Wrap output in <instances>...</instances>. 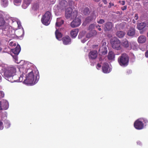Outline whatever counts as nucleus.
Segmentation results:
<instances>
[{"mask_svg":"<svg viewBox=\"0 0 148 148\" xmlns=\"http://www.w3.org/2000/svg\"><path fill=\"white\" fill-rule=\"evenodd\" d=\"M21 62L23 63V64L19 68L16 65H8L3 63L0 66V69L3 71V76L6 79L11 82H21L23 81V75H21L20 77H18V79H14L13 77L16 75L18 70L21 73H24V72H23V70H24L23 67H26L28 65H29V67L31 64L29 63V62H25L23 60H21Z\"/></svg>","mask_w":148,"mask_h":148,"instance_id":"f257e3e1","label":"nucleus"},{"mask_svg":"<svg viewBox=\"0 0 148 148\" xmlns=\"http://www.w3.org/2000/svg\"><path fill=\"white\" fill-rule=\"evenodd\" d=\"M29 63H30L29 62ZM31 64L29 66H26V67H23L24 68V70H23V72H24V73H22L21 75H23V77H24V74L28 72V74L26 75L25 79H24V83L25 84H30L31 85H33L36 84L38 81L39 76H38V71H36V73H35V71H33L32 69H29L30 66L33 65L32 64Z\"/></svg>","mask_w":148,"mask_h":148,"instance_id":"f03ea898","label":"nucleus"},{"mask_svg":"<svg viewBox=\"0 0 148 148\" xmlns=\"http://www.w3.org/2000/svg\"><path fill=\"white\" fill-rule=\"evenodd\" d=\"M1 29L2 35L6 36L11 38L14 37L15 31L8 23L4 24L1 27Z\"/></svg>","mask_w":148,"mask_h":148,"instance_id":"7ed1b4c3","label":"nucleus"},{"mask_svg":"<svg viewBox=\"0 0 148 148\" xmlns=\"http://www.w3.org/2000/svg\"><path fill=\"white\" fill-rule=\"evenodd\" d=\"M118 61L120 66L123 67L126 66L128 64L129 56L126 54L123 53L119 57Z\"/></svg>","mask_w":148,"mask_h":148,"instance_id":"20e7f679","label":"nucleus"},{"mask_svg":"<svg viewBox=\"0 0 148 148\" xmlns=\"http://www.w3.org/2000/svg\"><path fill=\"white\" fill-rule=\"evenodd\" d=\"M112 48L116 50H120L122 49V47L120 41L117 38H114L110 40Z\"/></svg>","mask_w":148,"mask_h":148,"instance_id":"39448f33","label":"nucleus"},{"mask_svg":"<svg viewBox=\"0 0 148 148\" xmlns=\"http://www.w3.org/2000/svg\"><path fill=\"white\" fill-rule=\"evenodd\" d=\"M77 16V11L73 10L71 8H69L67 9L65 11V16L66 18L73 19L76 18Z\"/></svg>","mask_w":148,"mask_h":148,"instance_id":"423d86ee","label":"nucleus"},{"mask_svg":"<svg viewBox=\"0 0 148 148\" xmlns=\"http://www.w3.org/2000/svg\"><path fill=\"white\" fill-rule=\"evenodd\" d=\"M51 17V14L50 12L47 11L42 18L41 22L44 25H48L50 23Z\"/></svg>","mask_w":148,"mask_h":148,"instance_id":"0eeeda50","label":"nucleus"},{"mask_svg":"<svg viewBox=\"0 0 148 148\" xmlns=\"http://www.w3.org/2000/svg\"><path fill=\"white\" fill-rule=\"evenodd\" d=\"M147 122V121L145 119L140 118L136 120L134 123V126L136 129L140 130L142 129L143 128V123H146Z\"/></svg>","mask_w":148,"mask_h":148,"instance_id":"6e6552de","label":"nucleus"},{"mask_svg":"<svg viewBox=\"0 0 148 148\" xmlns=\"http://www.w3.org/2000/svg\"><path fill=\"white\" fill-rule=\"evenodd\" d=\"M97 34V32L95 30H92L90 31L89 33H88L86 35V38L84 40H82V42L84 43L88 39L93 37L96 35Z\"/></svg>","mask_w":148,"mask_h":148,"instance_id":"1a4fd4ad","label":"nucleus"},{"mask_svg":"<svg viewBox=\"0 0 148 148\" xmlns=\"http://www.w3.org/2000/svg\"><path fill=\"white\" fill-rule=\"evenodd\" d=\"M40 5L39 2H35L33 3L31 5V8L30 10L31 12L34 13L36 12L39 9Z\"/></svg>","mask_w":148,"mask_h":148,"instance_id":"9d476101","label":"nucleus"},{"mask_svg":"<svg viewBox=\"0 0 148 148\" xmlns=\"http://www.w3.org/2000/svg\"><path fill=\"white\" fill-rule=\"evenodd\" d=\"M106 43L103 42L102 46H101L99 49V53L100 55H104L108 52L106 46Z\"/></svg>","mask_w":148,"mask_h":148,"instance_id":"9b49d317","label":"nucleus"},{"mask_svg":"<svg viewBox=\"0 0 148 148\" xmlns=\"http://www.w3.org/2000/svg\"><path fill=\"white\" fill-rule=\"evenodd\" d=\"M81 23L80 19L79 18H75V19L71 22V25L72 27H76L79 26Z\"/></svg>","mask_w":148,"mask_h":148,"instance_id":"f8f14e48","label":"nucleus"},{"mask_svg":"<svg viewBox=\"0 0 148 148\" xmlns=\"http://www.w3.org/2000/svg\"><path fill=\"white\" fill-rule=\"evenodd\" d=\"M102 69L103 72L104 73H108L111 70V68H109L108 64L107 63H105L103 64Z\"/></svg>","mask_w":148,"mask_h":148,"instance_id":"ddd939ff","label":"nucleus"},{"mask_svg":"<svg viewBox=\"0 0 148 148\" xmlns=\"http://www.w3.org/2000/svg\"><path fill=\"white\" fill-rule=\"evenodd\" d=\"M97 53L96 51H91L89 54V57L90 59H94L97 57Z\"/></svg>","mask_w":148,"mask_h":148,"instance_id":"4468645a","label":"nucleus"},{"mask_svg":"<svg viewBox=\"0 0 148 148\" xmlns=\"http://www.w3.org/2000/svg\"><path fill=\"white\" fill-rule=\"evenodd\" d=\"M1 102L2 109L6 110L9 107V104L7 101L5 100H3Z\"/></svg>","mask_w":148,"mask_h":148,"instance_id":"2eb2a0df","label":"nucleus"},{"mask_svg":"<svg viewBox=\"0 0 148 148\" xmlns=\"http://www.w3.org/2000/svg\"><path fill=\"white\" fill-rule=\"evenodd\" d=\"M112 27L113 25L111 22H107L105 25L104 30L106 31H110L112 29Z\"/></svg>","mask_w":148,"mask_h":148,"instance_id":"dca6fc26","label":"nucleus"},{"mask_svg":"<svg viewBox=\"0 0 148 148\" xmlns=\"http://www.w3.org/2000/svg\"><path fill=\"white\" fill-rule=\"evenodd\" d=\"M62 41L63 44L65 45L69 44L71 43V39L68 36L64 37L62 39Z\"/></svg>","mask_w":148,"mask_h":148,"instance_id":"f3484780","label":"nucleus"},{"mask_svg":"<svg viewBox=\"0 0 148 148\" xmlns=\"http://www.w3.org/2000/svg\"><path fill=\"white\" fill-rule=\"evenodd\" d=\"M129 48L130 49H132L133 50H137L138 48V45L136 42H130Z\"/></svg>","mask_w":148,"mask_h":148,"instance_id":"a211bd4d","label":"nucleus"},{"mask_svg":"<svg viewBox=\"0 0 148 148\" xmlns=\"http://www.w3.org/2000/svg\"><path fill=\"white\" fill-rule=\"evenodd\" d=\"M146 38L145 36L141 35L138 38L137 41L139 43H143L146 42Z\"/></svg>","mask_w":148,"mask_h":148,"instance_id":"6ab92c4d","label":"nucleus"},{"mask_svg":"<svg viewBox=\"0 0 148 148\" xmlns=\"http://www.w3.org/2000/svg\"><path fill=\"white\" fill-rule=\"evenodd\" d=\"M67 4V2L65 0H63L60 2L59 6L61 10H62L66 6Z\"/></svg>","mask_w":148,"mask_h":148,"instance_id":"aec40b11","label":"nucleus"},{"mask_svg":"<svg viewBox=\"0 0 148 148\" xmlns=\"http://www.w3.org/2000/svg\"><path fill=\"white\" fill-rule=\"evenodd\" d=\"M21 47L19 45H17L15 48L12 49V52L14 54L17 55L21 51Z\"/></svg>","mask_w":148,"mask_h":148,"instance_id":"412c9836","label":"nucleus"},{"mask_svg":"<svg viewBox=\"0 0 148 148\" xmlns=\"http://www.w3.org/2000/svg\"><path fill=\"white\" fill-rule=\"evenodd\" d=\"M32 0H23V3L22 7L23 8L25 9L30 4Z\"/></svg>","mask_w":148,"mask_h":148,"instance_id":"4be33fe9","label":"nucleus"},{"mask_svg":"<svg viewBox=\"0 0 148 148\" xmlns=\"http://www.w3.org/2000/svg\"><path fill=\"white\" fill-rule=\"evenodd\" d=\"M56 30L55 32L56 38L58 40H61L62 35L61 32H60L58 30V28H56Z\"/></svg>","mask_w":148,"mask_h":148,"instance_id":"5701e85b","label":"nucleus"},{"mask_svg":"<svg viewBox=\"0 0 148 148\" xmlns=\"http://www.w3.org/2000/svg\"><path fill=\"white\" fill-rule=\"evenodd\" d=\"M79 32L78 29H74L71 31V35L72 37L73 38H75Z\"/></svg>","mask_w":148,"mask_h":148,"instance_id":"b1692460","label":"nucleus"},{"mask_svg":"<svg viewBox=\"0 0 148 148\" xmlns=\"http://www.w3.org/2000/svg\"><path fill=\"white\" fill-rule=\"evenodd\" d=\"M63 23L64 21L61 18H57L56 24V28H57L58 27L60 26Z\"/></svg>","mask_w":148,"mask_h":148,"instance_id":"393cba45","label":"nucleus"},{"mask_svg":"<svg viewBox=\"0 0 148 148\" xmlns=\"http://www.w3.org/2000/svg\"><path fill=\"white\" fill-rule=\"evenodd\" d=\"M135 34V30L134 28L131 27L128 30L127 35L130 36H133Z\"/></svg>","mask_w":148,"mask_h":148,"instance_id":"a878e982","label":"nucleus"},{"mask_svg":"<svg viewBox=\"0 0 148 148\" xmlns=\"http://www.w3.org/2000/svg\"><path fill=\"white\" fill-rule=\"evenodd\" d=\"M115 57V54L112 51H109L108 56V58L109 60H114Z\"/></svg>","mask_w":148,"mask_h":148,"instance_id":"bb28decb","label":"nucleus"},{"mask_svg":"<svg viewBox=\"0 0 148 148\" xmlns=\"http://www.w3.org/2000/svg\"><path fill=\"white\" fill-rule=\"evenodd\" d=\"M0 3L1 5L3 7L5 8L8 5V0H1Z\"/></svg>","mask_w":148,"mask_h":148,"instance_id":"cd10ccee","label":"nucleus"},{"mask_svg":"<svg viewBox=\"0 0 148 148\" xmlns=\"http://www.w3.org/2000/svg\"><path fill=\"white\" fill-rule=\"evenodd\" d=\"M146 26L145 23H141L138 24L137 28L138 29L141 30L143 29Z\"/></svg>","mask_w":148,"mask_h":148,"instance_id":"c85d7f7f","label":"nucleus"},{"mask_svg":"<svg viewBox=\"0 0 148 148\" xmlns=\"http://www.w3.org/2000/svg\"><path fill=\"white\" fill-rule=\"evenodd\" d=\"M96 17L94 16V14H93L90 16H89L86 18V22L88 23L92 21L93 19H95Z\"/></svg>","mask_w":148,"mask_h":148,"instance_id":"c756f323","label":"nucleus"},{"mask_svg":"<svg viewBox=\"0 0 148 148\" xmlns=\"http://www.w3.org/2000/svg\"><path fill=\"white\" fill-rule=\"evenodd\" d=\"M125 34V33L123 31H118L116 33V35L119 38H122L123 37Z\"/></svg>","mask_w":148,"mask_h":148,"instance_id":"7c9ffc66","label":"nucleus"},{"mask_svg":"<svg viewBox=\"0 0 148 148\" xmlns=\"http://www.w3.org/2000/svg\"><path fill=\"white\" fill-rule=\"evenodd\" d=\"M2 14L0 12V27L1 26V27L4 24L6 23L5 22L4 20L2 17Z\"/></svg>","mask_w":148,"mask_h":148,"instance_id":"2f4dec72","label":"nucleus"},{"mask_svg":"<svg viewBox=\"0 0 148 148\" xmlns=\"http://www.w3.org/2000/svg\"><path fill=\"white\" fill-rule=\"evenodd\" d=\"M122 46L125 48L128 47L129 46V44L128 42L126 40H123L122 42Z\"/></svg>","mask_w":148,"mask_h":148,"instance_id":"473e14b6","label":"nucleus"},{"mask_svg":"<svg viewBox=\"0 0 148 148\" xmlns=\"http://www.w3.org/2000/svg\"><path fill=\"white\" fill-rule=\"evenodd\" d=\"M85 33L84 32H80L78 35V38L79 39H81V41H82V40H84L86 38L84 37Z\"/></svg>","mask_w":148,"mask_h":148,"instance_id":"72a5a7b5","label":"nucleus"},{"mask_svg":"<svg viewBox=\"0 0 148 148\" xmlns=\"http://www.w3.org/2000/svg\"><path fill=\"white\" fill-rule=\"evenodd\" d=\"M22 0H14V4L18 6L21 5Z\"/></svg>","mask_w":148,"mask_h":148,"instance_id":"f704fd0d","label":"nucleus"},{"mask_svg":"<svg viewBox=\"0 0 148 148\" xmlns=\"http://www.w3.org/2000/svg\"><path fill=\"white\" fill-rule=\"evenodd\" d=\"M12 56L14 59V61L15 63H20V62H18V58L17 55H16L14 56Z\"/></svg>","mask_w":148,"mask_h":148,"instance_id":"c9c22d12","label":"nucleus"},{"mask_svg":"<svg viewBox=\"0 0 148 148\" xmlns=\"http://www.w3.org/2000/svg\"><path fill=\"white\" fill-rule=\"evenodd\" d=\"M89 13V10L88 8H85L83 12V13L84 14L86 15L88 14Z\"/></svg>","mask_w":148,"mask_h":148,"instance_id":"e433bc0d","label":"nucleus"},{"mask_svg":"<svg viewBox=\"0 0 148 148\" xmlns=\"http://www.w3.org/2000/svg\"><path fill=\"white\" fill-rule=\"evenodd\" d=\"M5 126L7 127V128H8L10 126V124L9 121H5Z\"/></svg>","mask_w":148,"mask_h":148,"instance_id":"4c0bfd02","label":"nucleus"},{"mask_svg":"<svg viewBox=\"0 0 148 148\" xmlns=\"http://www.w3.org/2000/svg\"><path fill=\"white\" fill-rule=\"evenodd\" d=\"M16 45V43L15 42H11L9 44V45L11 47H15Z\"/></svg>","mask_w":148,"mask_h":148,"instance_id":"58836bf2","label":"nucleus"},{"mask_svg":"<svg viewBox=\"0 0 148 148\" xmlns=\"http://www.w3.org/2000/svg\"><path fill=\"white\" fill-rule=\"evenodd\" d=\"M95 25L94 24H91L89 25L88 27L89 30H92L94 28Z\"/></svg>","mask_w":148,"mask_h":148,"instance_id":"ea45409f","label":"nucleus"},{"mask_svg":"<svg viewBox=\"0 0 148 148\" xmlns=\"http://www.w3.org/2000/svg\"><path fill=\"white\" fill-rule=\"evenodd\" d=\"M3 128V122L0 121V130H2Z\"/></svg>","mask_w":148,"mask_h":148,"instance_id":"a19ab883","label":"nucleus"},{"mask_svg":"<svg viewBox=\"0 0 148 148\" xmlns=\"http://www.w3.org/2000/svg\"><path fill=\"white\" fill-rule=\"evenodd\" d=\"M98 23L99 24H102L105 22L104 20L102 19H100L99 21H97Z\"/></svg>","mask_w":148,"mask_h":148,"instance_id":"79ce46f5","label":"nucleus"},{"mask_svg":"<svg viewBox=\"0 0 148 148\" xmlns=\"http://www.w3.org/2000/svg\"><path fill=\"white\" fill-rule=\"evenodd\" d=\"M4 92L2 91H0V98H2L4 97Z\"/></svg>","mask_w":148,"mask_h":148,"instance_id":"37998d69","label":"nucleus"},{"mask_svg":"<svg viewBox=\"0 0 148 148\" xmlns=\"http://www.w3.org/2000/svg\"><path fill=\"white\" fill-rule=\"evenodd\" d=\"M17 23L18 25V27L19 28H20L21 27V22L19 21H17Z\"/></svg>","mask_w":148,"mask_h":148,"instance_id":"c03bdc74","label":"nucleus"},{"mask_svg":"<svg viewBox=\"0 0 148 148\" xmlns=\"http://www.w3.org/2000/svg\"><path fill=\"white\" fill-rule=\"evenodd\" d=\"M119 2L120 3L123 5H124L125 3V2L124 1H119Z\"/></svg>","mask_w":148,"mask_h":148,"instance_id":"a18cd8bd","label":"nucleus"},{"mask_svg":"<svg viewBox=\"0 0 148 148\" xmlns=\"http://www.w3.org/2000/svg\"><path fill=\"white\" fill-rule=\"evenodd\" d=\"M114 5V4L113 3L110 2L109 3V5L108 6V7L109 8H110L112 6Z\"/></svg>","mask_w":148,"mask_h":148,"instance_id":"49530a36","label":"nucleus"},{"mask_svg":"<svg viewBox=\"0 0 148 148\" xmlns=\"http://www.w3.org/2000/svg\"><path fill=\"white\" fill-rule=\"evenodd\" d=\"M101 65L99 63L97 64L96 67L97 69H99L101 67Z\"/></svg>","mask_w":148,"mask_h":148,"instance_id":"de8ad7c7","label":"nucleus"},{"mask_svg":"<svg viewBox=\"0 0 148 148\" xmlns=\"http://www.w3.org/2000/svg\"><path fill=\"white\" fill-rule=\"evenodd\" d=\"M134 18L135 20H137L138 18V16L137 14H136L135 15Z\"/></svg>","mask_w":148,"mask_h":148,"instance_id":"09e8293b","label":"nucleus"},{"mask_svg":"<svg viewBox=\"0 0 148 148\" xmlns=\"http://www.w3.org/2000/svg\"><path fill=\"white\" fill-rule=\"evenodd\" d=\"M102 1L105 4H107L108 3L107 0H102Z\"/></svg>","mask_w":148,"mask_h":148,"instance_id":"8fccbe9b","label":"nucleus"},{"mask_svg":"<svg viewBox=\"0 0 148 148\" xmlns=\"http://www.w3.org/2000/svg\"><path fill=\"white\" fill-rule=\"evenodd\" d=\"M145 56L146 57L148 58V50L145 52Z\"/></svg>","mask_w":148,"mask_h":148,"instance_id":"3c124183","label":"nucleus"},{"mask_svg":"<svg viewBox=\"0 0 148 148\" xmlns=\"http://www.w3.org/2000/svg\"><path fill=\"white\" fill-rule=\"evenodd\" d=\"M127 8V7L126 6H124L123 8H122V10H125Z\"/></svg>","mask_w":148,"mask_h":148,"instance_id":"603ef678","label":"nucleus"},{"mask_svg":"<svg viewBox=\"0 0 148 148\" xmlns=\"http://www.w3.org/2000/svg\"><path fill=\"white\" fill-rule=\"evenodd\" d=\"M137 144L140 145L141 144V142L139 141H137Z\"/></svg>","mask_w":148,"mask_h":148,"instance_id":"864d4df0","label":"nucleus"},{"mask_svg":"<svg viewBox=\"0 0 148 148\" xmlns=\"http://www.w3.org/2000/svg\"><path fill=\"white\" fill-rule=\"evenodd\" d=\"M1 109H2V107L1 106V102H0V110H1Z\"/></svg>","mask_w":148,"mask_h":148,"instance_id":"5fc2aeb1","label":"nucleus"},{"mask_svg":"<svg viewBox=\"0 0 148 148\" xmlns=\"http://www.w3.org/2000/svg\"><path fill=\"white\" fill-rule=\"evenodd\" d=\"M146 26L148 27V21L146 22V23H145Z\"/></svg>","mask_w":148,"mask_h":148,"instance_id":"6e6d98bb","label":"nucleus"},{"mask_svg":"<svg viewBox=\"0 0 148 148\" xmlns=\"http://www.w3.org/2000/svg\"><path fill=\"white\" fill-rule=\"evenodd\" d=\"M93 0L95 2H99L100 0Z\"/></svg>","mask_w":148,"mask_h":148,"instance_id":"4d7b16f0","label":"nucleus"},{"mask_svg":"<svg viewBox=\"0 0 148 148\" xmlns=\"http://www.w3.org/2000/svg\"><path fill=\"white\" fill-rule=\"evenodd\" d=\"M136 21L135 20V19H133V20H132V22L134 23H136Z\"/></svg>","mask_w":148,"mask_h":148,"instance_id":"13d9d810","label":"nucleus"},{"mask_svg":"<svg viewBox=\"0 0 148 148\" xmlns=\"http://www.w3.org/2000/svg\"><path fill=\"white\" fill-rule=\"evenodd\" d=\"M21 31H22V32H23V34H24V31L23 30V28H22V29L21 30Z\"/></svg>","mask_w":148,"mask_h":148,"instance_id":"bf43d9fd","label":"nucleus"},{"mask_svg":"<svg viewBox=\"0 0 148 148\" xmlns=\"http://www.w3.org/2000/svg\"><path fill=\"white\" fill-rule=\"evenodd\" d=\"M98 29V30L99 31H101V29L99 27Z\"/></svg>","mask_w":148,"mask_h":148,"instance_id":"052dcab7","label":"nucleus"},{"mask_svg":"<svg viewBox=\"0 0 148 148\" xmlns=\"http://www.w3.org/2000/svg\"><path fill=\"white\" fill-rule=\"evenodd\" d=\"M1 75H0V82H1Z\"/></svg>","mask_w":148,"mask_h":148,"instance_id":"680f3d73","label":"nucleus"},{"mask_svg":"<svg viewBox=\"0 0 148 148\" xmlns=\"http://www.w3.org/2000/svg\"><path fill=\"white\" fill-rule=\"evenodd\" d=\"M98 26V27H100V26H99V25H97V26H96V27H97Z\"/></svg>","mask_w":148,"mask_h":148,"instance_id":"e2e57ef3","label":"nucleus"},{"mask_svg":"<svg viewBox=\"0 0 148 148\" xmlns=\"http://www.w3.org/2000/svg\"><path fill=\"white\" fill-rule=\"evenodd\" d=\"M140 49H141V50H142V51H144V50H145L144 49H141V48H140Z\"/></svg>","mask_w":148,"mask_h":148,"instance_id":"0e129e2a","label":"nucleus"},{"mask_svg":"<svg viewBox=\"0 0 148 148\" xmlns=\"http://www.w3.org/2000/svg\"><path fill=\"white\" fill-rule=\"evenodd\" d=\"M101 5H100V6H101Z\"/></svg>","mask_w":148,"mask_h":148,"instance_id":"69168bd1","label":"nucleus"},{"mask_svg":"<svg viewBox=\"0 0 148 148\" xmlns=\"http://www.w3.org/2000/svg\"><path fill=\"white\" fill-rule=\"evenodd\" d=\"M101 5H100V6H101Z\"/></svg>","mask_w":148,"mask_h":148,"instance_id":"338daca9","label":"nucleus"},{"mask_svg":"<svg viewBox=\"0 0 148 148\" xmlns=\"http://www.w3.org/2000/svg\"><path fill=\"white\" fill-rule=\"evenodd\" d=\"M101 5H100V6H101Z\"/></svg>","mask_w":148,"mask_h":148,"instance_id":"774afa93","label":"nucleus"}]
</instances>
